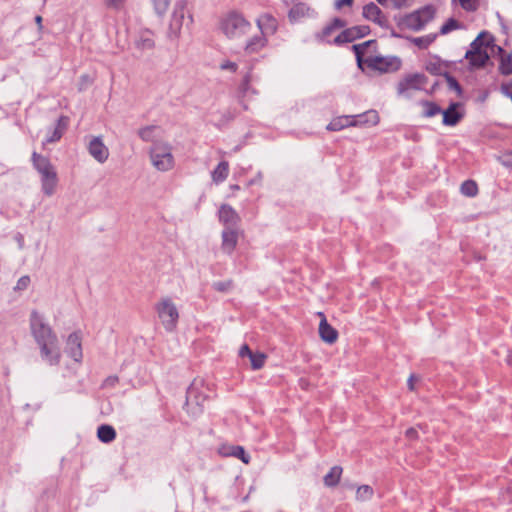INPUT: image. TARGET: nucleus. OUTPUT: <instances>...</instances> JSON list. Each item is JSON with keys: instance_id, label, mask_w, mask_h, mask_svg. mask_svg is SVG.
I'll use <instances>...</instances> for the list:
<instances>
[{"instance_id": "nucleus-1", "label": "nucleus", "mask_w": 512, "mask_h": 512, "mask_svg": "<svg viewBox=\"0 0 512 512\" xmlns=\"http://www.w3.org/2000/svg\"><path fill=\"white\" fill-rule=\"evenodd\" d=\"M251 23L238 11H229L219 21V29L230 40L239 39L249 33Z\"/></svg>"}, {"instance_id": "nucleus-2", "label": "nucleus", "mask_w": 512, "mask_h": 512, "mask_svg": "<svg viewBox=\"0 0 512 512\" xmlns=\"http://www.w3.org/2000/svg\"><path fill=\"white\" fill-rule=\"evenodd\" d=\"M435 14L436 8L433 5H426L402 16L398 21V26L401 29L418 32L434 19Z\"/></svg>"}, {"instance_id": "nucleus-3", "label": "nucleus", "mask_w": 512, "mask_h": 512, "mask_svg": "<svg viewBox=\"0 0 512 512\" xmlns=\"http://www.w3.org/2000/svg\"><path fill=\"white\" fill-rule=\"evenodd\" d=\"M150 160L155 169L166 172L174 167L172 146L163 141H155L149 151Z\"/></svg>"}, {"instance_id": "nucleus-4", "label": "nucleus", "mask_w": 512, "mask_h": 512, "mask_svg": "<svg viewBox=\"0 0 512 512\" xmlns=\"http://www.w3.org/2000/svg\"><path fill=\"white\" fill-rule=\"evenodd\" d=\"M29 325L31 334L38 346L58 339L51 326L46 323L43 315L36 310H33L30 314Z\"/></svg>"}, {"instance_id": "nucleus-5", "label": "nucleus", "mask_w": 512, "mask_h": 512, "mask_svg": "<svg viewBox=\"0 0 512 512\" xmlns=\"http://www.w3.org/2000/svg\"><path fill=\"white\" fill-rule=\"evenodd\" d=\"M186 0L176 1L169 23L168 35L170 38H178L182 28L189 27L193 23V17L188 14L186 18Z\"/></svg>"}, {"instance_id": "nucleus-6", "label": "nucleus", "mask_w": 512, "mask_h": 512, "mask_svg": "<svg viewBox=\"0 0 512 512\" xmlns=\"http://www.w3.org/2000/svg\"><path fill=\"white\" fill-rule=\"evenodd\" d=\"M158 317L167 332H173L178 324L179 312L173 301L166 297L156 304Z\"/></svg>"}, {"instance_id": "nucleus-7", "label": "nucleus", "mask_w": 512, "mask_h": 512, "mask_svg": "<svg viewBox=\"0 0 512 512\" xmlns=\"http://www.w3.org/2000/svg\"><path fill=\"white\" fill-rule=\"evenodd\" d=\"M369 66L382 73L397 71L401 66V60L396 56H375L368 60Z\"/></svg>"}, {"instance_id": "nucleus-8", "label": "nucleus", "mask_w": 512, "mask_h": 512, "mask_svg": "<svg viewBox=\"0 0 512 512\" xmlns=\"http://www.w3.org/2000/svg\"><path fill=\"white\" fill-rule=\"evenodd\" d=\"M370 32V28L367 25H359L347 28L340 32L334 39L333 44L341 45L344 43L353 42L356 39L362 38L368 35Z\"/></svg>"}, {"instance_id": "nucleus-9", "label": "nucleus", "mask_w": 512, "mask_h": 512, "mask_svg": "<svg viewBox=\"0 0 512 512\" xmlns=\"http://www.w3.org/2000/svg\"><path fill=\"white\" fill-rule=\"evenodd\" d=\"M40 356L50 366H57L61 360L59 340L39 345Z\"/></svg>"}, {"instance_id": "nucleus-10", "label": "nucleus", "mask_w": 512, "mask_h": 512, "mask_svg": "<svg viewBox=\"0 0 512 512\" xmlns=\"http://www.w3.org/2000/svg\"><path fill=\"white\" fill-rule=\"evenodd\" d=\"M32 162L34 168L38 171V173L41 176V181L43 179H49L50 177L57 174L54 166L51 164L50 160L45 156L33 152Z\"/></svg>"}, {"instance_id": "nucleus-11", "label": "nucleus", "mask_w": 512, "mask_h": 512, "mask_svg": "<svg viewBox=\"0 0 512 512\" xmlns=\"http://www.w3.org/2000/svg\"><path fill=\"white\" fill-rule=\"evenodd\" d=\"M87 149L89 154L99 163H104L109 157V150L100 136L92 137Z\"/></svg>"}, {"instance_id": "nucleus-12", "label": "nucleus", "mask_w": 512, "mask_h": 512, "mask_svg": "<svg viewBox=\"0 0 512 512\" xmlns=\"http://www.w3.org/2000/svg\"><path fill=\"white\" fill-rule=\"evenodd\" d=\"M256 25L260 30V33L266 38H268L271 35H274L278 30L277 19L269 13L260 15L256 19Z\"/></svg>"}, {"instance_id": "nucleus-13", "label": "nucleus", "mask_w": 512, "mask_h": 512, "mask_svg": "<svg viewBox=\"0 0 512 512\" xmlns=\"http://www.w3.org/2000/svg\"><path fill=\"white\" fill-rule=\"evenodd\" d=\"M363 17L369 21L378 24L381 27H387L388 20L383 15L381 9L373 2L366 4L363 7Z\"/></svg>"}, {"instance_id": "nucleus-14", "label": "nucleus", "mask_w": 512, "mask_h": 512, "mask_svg": "<svg viewBox=\"0 0 512 512\" xmlns=\"http://www.w3.org/2000/svg\"><path fill=\"white\" fill-rule=\"evenodd\" d=\"M66 352L76 362H80L82 360L81 336L78 332L71 333L68 336Z\"/></svg>"}, {"instance_id": "nucleus-15", "label": "nucleus", "mask_w": 512, "mask_h": 512, "mask_svg": "<svg viewBox=\"0 0 512 512\" xmlns=\"http://www.w3.org/2000/svg\"><path fill=\"white\" fill-rule=\"evenodd\" d=\"M219 220L226 228H237L240 218L231 206L223 204L219 209Z\"/></svg>"}, {"instance_id": "nucleus-16", "label": "nucleus", "mask_w": 512, "mask_h": 512, "mask_svg": "<svg viewBox=\"0 0 512 512\" xmlns=\"http://www.w3.org/2000/svg\"><path fill=\"white\" fill-rule=\"evenodd\" d=\"M238 242L237 228H225L222 231V250L231 254L236 248Z\"/></svg>"}, {"instance_id": "nucleus-17", "label": "nucleus", "mask_w": 512, "mask_h": 512, "mask_svg": "<svg viewBox=\"0 0 512 512\" xmlns=\"http://www.w3.org/2000/svg\"><path fill=\"white\" fill-rule=\"evenodd\" d=\"M319 315L323 317L319 324L320 338L328 344H333L334 342H336L338 338V332L336 329H334L331 325L328 324L326 318L322 313H319Z\"/></svg>"}, {"instance_id": "nucleus-18", "label": "nucleus", "mask_w": 512, "mask_h": 512, "mask_svg": "<svg viewBox=\"0 0 512 512\" xmlns=\"http://www.w3.org/2000/svg\"><path fill=\"white\" fill-rule=\"evenodd\" d=\"M424 80L425 76L422 74L408 76L398 84V92L402 94L408 89H420Z\"/></svg>"}, {"instance_id": "nucleus-19", "label": "nucleus", "mask_w": 512, "mask_h": 512, "mask_svg": "<svg viewBox=\"0 0 512 512\" xmlns=\"http://www.w3.org/2000/svg\"><path fill=\"white\" fill-rule=\"evenodd\" d=\"M220 453L223 456H233L240 459L243 463L248 464L250 462V456L245 452L242 446L228 445L220 448Z\"/></svg>"}, {"instance_id": "nucleus-20", "label": "nucleus", "mask_w": 512, "mask_h": 512, "mask_svg": "<svg viewBox=\"0 0 512 512\" xmlns=\"http://www.w3.org/2000/svg\"><path fill=\"white\" fill-rule=\"evenodd\" d=\"M459 106V103H451L450 106L442 112L444 125L455 126L461 120L463 115L457 111Z\"/></svg>"}, {"instance_id": "nucleus-21", "label": "nucleus", "mask_w": 512, "mask_h": 512, "mask_svg": "<svg viewBox=\"0 0 512 512\" xmlns=\"http://www.w3.org/2000/svg\"><path fill=\"white\" fill-rule=\"evenodd\" d=\"M267 43V38L260 33L259 35L251 37L247 41L244 49L247 54L257 53L262 50L267 45Z\"/></svg>"}, {"instance_id": "nucleus-22", "label": "nucleus", "mask_w": 512, "mask_h": 512, "mask_svg": "<svg viewBox=\"0 0 512 512\" xmlns=\"http://www.w3.org/2000/svg\"><path fill=\"white\" fill-rule=\"evenodd\" d=\"M358 123L354 121L353 116H340L334 118L328 125L327 129L330 131H340L346 127L357 126Z\"/></svg>"}, {"instance_id": "nucleus-23", "label": "nucleus", "mask_w": 512, "mask_h": 512, "mask_svg": "<svg viewBox=\"0 0 512 512\" xmlns=\"http://www.w3.org/2000/svg\"><path fill=\"white\" fill-rule=\"evenodd\" d=\"M68 124V118L67 117H60L57 120L56 126L53 128L50 135L47 136L45 142L46 143H54L61 139L66 127Z\"/></svg>"}, {"instance_id": "nucleus-24", "label": "nucleus", "mask_w": 512, "mask_h": 512, "mask_svg": "<svg viewBox=\"0 0 512 512\" xmlns=\"http://www.w3.org/2000/svg\"><path fill=\"white\" fill-rule=\"evenodd\" d=\"M311 9L304 3L295 4L289 11L288 17L290 21L295 22L310 16Z\"/></svg>"}, {"instance_id": "nucleus-25", "label": "nucleus", "mask_w": 512, "mask_h": 512, "mask_svg": "<svg viewBox=\"0 0 512 512\" xmlns=\"http://www.w3.org/2000/svg\"><path fill=\"white\" fill-rule=\"evenodd\" d=\"M354 117V121L361 125H376L379 122V115L375 110H369Z\"/></svg>"}, {"instance_id": "nucleus-26", "label": "nucleus", "mask_w": 512, "mask_h": 512, "mask_svg": "<svg viewBox=\"0 0 512 512\" xmlns=\"http://www.w3.org/2000/svg\"><path fill=\"white\" fill-rule=\"evenodd\" d=\"M229 174V163L227 161L220 162L212 171L211 177L214 183L219 184L226 180Z\"/></svg>"}, {"instance_id": "nucleus-27", "label": "nucleus", "mask_w": 512, "mask_h": 512, "mask_svg": "<svg viewBox=\"0 0 512 512\" xmlns=\"http://www.w3.org/2000/svg\"><path fill=\"white\" fill-rule=\"evenodd\" d=\"M193 394H195V390L193 388H189L187 391L185 408L187 413L193 416H197L202 413V405L199 403V401H193Z\"/></svg>"}, {"instance_id": "nucleus-28", "label": "nucleus", "mask_w": 512, "mask_h": 512, "mask_svg": "<svg viewBox=\"0 0 512 512\" xmlns=\"http://www.w3.org/2000/svg\"><path fill=\"white\" fill-rule=\"evenodd\" d=\"M154 38L151 31H143L136 40V46L142 50H151L154 47Z\"/></svg>"}, {"instance_id": "nucleus-29", "label": "nucleus", "mask_w": 512, "mask_h": 512, "mask_svg": "<svg viewBox=\"0 0 512 512\" xmlns=\"http://www.w3.org/2000/svg\"><path fill=\"white\" fill-rule=\"evenodd\" d=\"M97 436L103 443H110L116 438L115 429L107 424H103L98 427Z\"/></svg>"}, {"instance_id": "nucleus-30", "label": "nucleus", "mask_w": 512, "mask_h": 512, "mask_svg": "<svg viewBox=\"0 0 512 512\" xmlns=\"http://www.w3.org/2000/svg\"><path fill=\"white\" fill-rule=\"evenodd\" d=\"M342 474L340 466H333L329 472L324 476V484L327 487H334L339 483Z\"/></svg>"}, {"instance_id": "nucleus-31", "label": "nucleus", "mask_w": 512, "mask_h": 512, "mask_svg": "<svg viewBox=\"0 0 512 512\" xmlns=\"http://www.w3.org/2000/svg\"><path fill=\"white\" fill-rule=\"evenodd\" d=\"M465 58L469 61L470 65L474 68L483 67L486 62L489 60V55L487 51L475 53L472 56L465 54Z\"/></svg>"}, {"instance_id": "nucleus-32", "label": "nucleus", "mask_w": 512, "mask_h": 512, "mask_svg": "<svg viewBox=\"0 0 512 512\" xmlns=\"http://www.w3.org/2000/svg\"><path fill=\"white\" fill-rule=\"evenodd\" d=\"M57 184H58L57 174L50 177L49 179H43L41 182L42 192L46 196H49V197L52 196L56 191Z\"/></svg>"}, {"instance_id": "nucleus-33", "label": "nucleus", "mask_w": 512, "mask_h": 512, "mask_svg": "<svg viewBox=\"0 0 512 512\" xmlns=\"http://www.w3.org/2000/svg\"><path fill=\"white\" fill-rule=\"evenodd\" d=\"M437 38V34L431 33L421 37L411 38V42L420 49L428 48Z\"/></svg>"}, {"instance_id": "nucleus-34", "label": "nucleus", "mask_w": 512, "mask_h": 512, "mask_svg": "<svg viewBox=\"0 0 512 512\" xmlns=\"http://www.w3.org/2000/svg\"><path fill=\"white\" fill-rule=\"evenodd\" d=\"M460 191L467 197H474L478 194V186L473 180H466L461 184Z\"/></svg>"}, {"instance_id": "nucleus-35", "label": "nucleus", "mask_w": 512, "mask_h": 512, "mask_svg": "<svg viewBox=\"0 0 512 512\" xmlns=\"http://www.w3.org/2000/svg\"><path fill=\"white\" fill-rule=\"evenodd\" d=\"M334 31L335 30L327 24L320 32L315 34V38L318 42L332 44L333 40H331L330 37Z\"/></svg>"}, {"instance_id": "nucleus-36", "label": "nucleus", "mask_w": 512, "mask_h": 512, "mask_svg": "<svg viewBox=\"0 0 512 512\" xmlns=\"http://www.w3.org/2000/svg\"><path fill=\"white\" fill-rule=\"evenodd\" d=\"M482 33L472 41L470 44V49L466 52L469 56L474 55L475 53H480L487 51V47L484 45V42L481 40Z\"/></svg>"}, {"instance_id": "nucleus-37", "label": "nucleus", "mask_w": 512, "mask_h": 512, "mask_svg": "<svg viewBox=\"0 0 512 512\" xmlns=\"http://www.w3.org/2000/svg\"><path fill=\"white\" fill-rule=\"evenodd\" d=\"M373 496V489L369 485L359 486L356 491V499L359 501L370 500Z\"/></svg>"}, {"instance_id": "nucleus-38", "label": "nucleus", "mask_w": 512, "mask_h": 512, "mask_svg": "<svg viewBox=\"0 0 512 512\" xmlns=\"http://www.w3.org/2000/svg\"><path fill=\"white\" fill-rule=\"evenodd\" d=\"M422 105L425 108L423 111L424 117L430 118L442 112L441 108L433 102L424 101L422 102Z\"/></svg>"}, {"instance_id": "nucleus-39", "label": "nucleus", "mask_w": 512, "mask_h": 512, "mask_svg": "<svg viewBox=\"0 0 512 512\" xmlns=\"http://www.w3.org/2000/svg\"><path fill=\"white\" fill-rule=\"evenodd\" d=\"M499 70L503 75L512 74V56L511 55H502L501 56Z\"/></svg>"}, {"instance_id": "nucleus-40", "label": "nucleus", "mask_w": 512, "mask_h": 512, "mask_svg": "<svg viewBox=\"0 0 512 512\" xmlns=\"http://www.w3.org/2000/svg\"><path fill=\"white\" fill-rule=\"evenodd\" d=\"M460 27V22H458L454 18H450L441 26L439 33L441 35H446L453 30L459 29Z\"/></svg>"}, {"instance_id": "nucleus-41", "label": "nucleus", "mask_w": 512, "mask_h": 512, "mask_svg": "<svg viewBox=\"0 0 512 512\" xmlns=\"http://www.w3.org/2000/svg\"><path fill=\"white\" fill-rule=\"evenodd\" d=\"M251 367L254 370L261 369L266 360V355L263 353H253L250 357Z\"/></svg>"}, {"instance_id": "nucleus-42", "label": "nucleus", "mask_w": 512, "mask_h": 512, "mask_svg": "<svg viewBox=\"0 0 512 512\" xmlns=\"http://www.w3.org/2000/svg\"><path fill=\"white\" fill-rule=\"evenodd\" d=\"M252 81V74L251 72H247L246 75L243 77L242 82L239 86V91L243 96H246L250 91L252 93H256L254 90L250 88V82Z\"/></svg>"}, {"instance_id": "nucleus-43", "label": "nucleus", "mask_w": 512, "mask_h": 512, "mask_svg": "<svg viewBox=\"0 0 512 512\" xmlns=\"http://www.w3.org/2000/svg\"><path fill=\"white\" fill-rule=\"evenodd\" d=\"M151 1H152L155 12L160 16H163L166 13V11L168 10V7L171 3V0H151Z\"/></svg>"}, {"instance_id": "nucleus-44", "label": "nucleus", "mask_w": 512, "mask_h": 512, "mask_svg": "<svg viewBox=\"0 0 512 512\" xmlns=\"http://www.w3.org/2000/svg\"><path fill=\"white\" fill-rule=\"evenodd\" d=\"M155 130H156V126H146V127L141 128L138 131V135L143 141H146V142L153 141Z\"/></svg>"}, {"instance_id": "nucleus-45", "label": "nucleus", "mask_w": 512, "mask_h": 512, "mask_svg": "<svg viewBox=\"0 0 512 512\" xmlns=\"http://www.w3.org/2000/svg\"><path fill=\"white\" fill-rule=\"evenodd\" d=\"M126 0H104L107 8L119 11L124 8Z\"/></svg>"}, {"instance_id": "nucleus-46", "label": "nucleus", "mask_w": 512, "mask_h": 512, "mask_svg": "<svg viewBox=\"0 0 512 512\" xmlns=\"http://www.w3.org/2000/svg\"><path fill=\"white\" fill-rule=\"evenodd\" d=\"M29 284H30V277L27 275L22 276L18 279V281L14 287V290L15 291L26 290L28 288Z\"/></svg>"}, {"instance_id": "nucleus-47", "label": "nucleus", "mask_w": 512, "mask_h": 512, "mask_svg": "<svg viewBox=\"0 0 512 512\" xmlns=\"http://www.w3.org/2000/svg\"><path fill=\"white\" fill-rule=\"evenodd\" d=\"M372 43V41H366L362 44L353 45V50L357 57V60L360 62L361 57L364 54V50Z\"/></svg>"}, {"instance_id": "nucleus-48", "label": "nucleus", "mask_w": 512, "mask_h": 512, "mask_svg": "<svg viewBox=\"0 0 512 512\" xmlns=\"http://www.w3.org/2000/svg\"><path fill=\"white\" fill-rule=\"evenodd\" d=\"M231 281H217L213 283V288L220 292L228 291L231 288Z\"/></svg>"}, {"instance_id": "nucleus-49", "label": "nucleus", "mask_w": 512, "mask_h": 512, "mask_svg": "<svg viewBox=\"0 0 512 512\" xmlns=\"http://www.w3.org/2000/svg\"><path fill=\"white\" fill-rule=\"evenodd\" d=\"M446 80H447L448 87L450 89L455 90L458 94L461 93V86L454 77L447 75Z\"/></svg>"}, {"instance_id": "nucleus-50", "label": "nucleus", "mask_w": 512, "mask_h": 512, "mask_svg": "<svg viewBox=\"0 0 512 512\" xmlns=\"http://www.w3.org/2000/svg\"><path fill=\"white\" fill-rule=\"evenodd\" d=\"M119 382V378L116 375L108 376L102 384L103 388H114L116 384Z\"/></svg>"}, {"instance_id": "nucleus-51", "label": "nucleus", "mask_w": 512, "mask_h": 512, "mask_svg": "<svg viewBox=\"0 0 512 512\" xmlns=\"http://www.w3.org/2000/svg\"><path fill=\"white\" fill-rule=\"evenodd\" d=\"M329 25L332 27L333 30H339L346 26V22L342 20L341 18H334Z\"/></svg>"}, {"instance_id": "nucleus-52", "label": "nucleus", "mask_w": 512, "mask_h": 512, "mask_svg": "<svg viewBox=\"0 0 512 512\" xmlns=\"http://www.w3.org/2000/svg\"><path fill=\"white\" fill-rule=\"evenodd\" d=\"M220 68L222 70H229L231 72H236L238 65L235 62L232 61H225L220 65Z\"/></svg>"}, {"instance_id": "nucleus-53", "label": "nucleus", "mask_w": 512, "mask_h": 512, "mask_svg": "<svg viewBox=\"0 0 512 512\" xmlns=\"http://www.w3.org/2000/svg\"><path fill=\"white\" fill-rule=\"evenodd\" d=\"M411 0H391V4L396 9L407 7Z\"/></svg>"}, {"instance_id": "nucleus-54", "label": "nucleus", "mask_w": 512, "mask_h": 512, "mask_svg": "<svg viewBox=\"0 0 512 512\" xmlns=\"http://www.w3.org/2000/svg\"><path fill=\"white\" fill-rule=\"evenodd\" d=\"M353 0H336L334 6L337 10L341 9L343 6H351Z\"/></svg>"}, {"instance_id": "nucleus-55", "label": "nucleus", "mask_w": 512, "mask_h": 512, "mask_svg": "<svg viewBox=\"0 0 512 512\" xmlns=\"http://www.w3.org/2000/svg\"><path fill=\"white\" fill-rule=\"evenodd\" d=\"M253 354V352L250 350V348L248 347V345H243L240 350H239V355L241 357H245V356H248L250 357L251 355Z\"/></svg>"}, {"instance_id": "nucleus-56", "label": "nucleus", "mask_w": 512, "mask_h": 512, "mask_svg": "<svg viewBox=\"0 0 512 512\" xmlns=\"http://www.w3.org/2000/svg\"><path fill=\"white\" fill-rule=\"evenodd\" d=\"M406 436H407L409 439H415V438H417V430H416V428H409V429L406 431Z\"/></svg>"}, {"instance_id": "nucleus-57", "label": "nucleus", "mask_w": 512, "mask_h": 512, "mask_svg": "<svg viewBox=\"0 0 512 512\" xmlns=\"http://www.w3.org/2000/svg\"><path fill=\"white\" fill-rule=\"evenodd\" d=\"M414 380H415V377L414 375H411L407 381V385H408V388L410 390H414Z\"/></svg>"}, {"instance_id": "nucleus-58", "label": "nucleus", "mask_w": 512, "mask_h": 512, "mask_svg": "<svg viewBox=\"0 0 512 512\" xmlns=\"http://www.w3.org/2000/svg\"><path fill=\"white\" fill-rule=\"evenodd\" d=\"M261 177H262L261 173H258L257 178H253L252 180H250L248 185L251 186L253 184H256L261 179Z\"/></svg>"}, {"instance_id": "nucleus-59", "label": "nucleus", "mask_w": 512, "mask_h": 512, "mask_svg": "<svg viewBox=\"0 0 512 512\" xmlns=\"http://www.w3.org/2000/svg\"><path fill=\"white\" fill-rule=\"evenodd\" d=\"M35 21L36 23L38 24L39 28L41 29L42 28V17L41 16H36L35 17Z\"/></svg>"}, {"instance_id": "nucleus-60", "label": "nucleus", "mask_w": 512, "mask_h": 512, "mask_svg": "<svg viewBox=\"0 0 512 512\" xmlns=\"http://www.w3.org/2000/svg\"><path fill=\"white\" fill-rule=\"evenodd\" d=\"M382 6H388L391 3V0H376Z\"/></svg>"}, {"instance_id": "nucleus-61", "label": "nucleus", "mask_w": 512, "mask_h": 512, "mask_svg": "<svg viewBox=\"0 0 512 512\" xmlns=\"http://www.w3.org/2000/svg\"><path fill=\"white\" fill-rule=\"evenodd\" d=\"M506 360L509 365H512V352L508 353Z\"/></svg>"}, {"instance_id": "nucleus-62", "label": "nucleus", "mask_w": 512, "mask_h": 512, "mask_svg": "<svg viewBox=\"0 0 512 512\" xmlns=\"http://www.w3.org/2000/svg\"><path fill=\"white\" fill-rule=\"evenodd\" d=\"M81 80L83 82H89V76L88 75H83V76H81Z\"/></svg>"}, {"instance_id": "nucleus-63", "label": "nucleus", "mask_w": 512, "mask_h": 512, "mask_svg": "<svg viewBox=\"0 0 512 512\" xmlns=\"http://www.w3.org/2000/svg\"><path fill=\"white\" fill-rule=\"evenodd\" d=\"M230 188L232 190H239L240 189V187L238 185H236V184L235 185H231Z\"/></svg>"}, {"instance_id": "nucleus-64", "label": "nucleus", "mask_w": 512, "mask_h": 512, "mask_svg": "<svg viewBox=\"0 0 512 512\" xmlns=\"http://www.w3.org/2000/svg\"><path fill=\"white\" fill-rule=\"evenodd\" d=\"M193 397H194V399H195L194 401H198L197 396H194V395H193V396H192V398H193Z\"/></svg>"}]
</instances>
